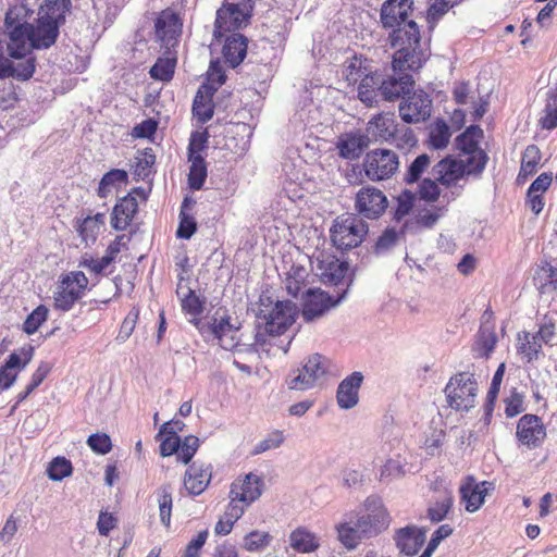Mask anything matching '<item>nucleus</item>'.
<instances>
[{
    "label": "nucleus",
    "mask_w": 557,
    "mask_h": 557,
    "mask_svg": "<svg viewBox=\"0 0 557 557\" xmlns=\"http://www.w3.org/2000/svg\"><path fill=\"white\" fill-rule=\"evenodd\" d=\"M67 8L64 1L46 0L38 9L37 18L29 24L30 42L34 50H47L52 47L65 23Z\"/></svg>",
    "instance_id": "nucleus-1"
},
{
    "label": "nucleus",
    "mask_w": 557,
    "mask_h": 557,
    "mask_svg": "<svg viewBox=\"0 0 557 557\" xmlns=\"http://www.w3.org/2000/svg\"><path fill=\"white\" fill-rule=\"evenodd\" d=\"M392 29L388 36L391 46L396 49L393 59L396 66H409L411 69H421L425 63L428 55L420 48V28L418 24L410 20Z\"/></svg>",
    "instance_id": "nucleus-2"
},
{
    "label": "nucleus",
    "mask_w": 557,
    "mask_h": 557,
    "mask_svg": "<svg viewBox=\"0 0 557 557\" xmlns=\"http://www.w3.org/2000/svg\"><path fill=\"white\" fill-rule=\"evenodd\" d=\"M368 233V224L358 215L348 213L337 216L330 228L331 240L339 250L358 247Z\"/></svg>",
    "instance_id": "nucleus-3"
},
{
    "label": "nucleus",
    "mask_w": 557,
    "mask_h": 557,
    "mask_svg": "<svg viewBox=\"0 0 557 557\" xmlns=\"http://www.w3.org/2000/svg\"><path fill=\"white\" fill-rule=\"evenodd\" d=\"M444 392L451 409L468 412L476 403L478 382L473 373L459 372L449 379Z\"/></svg>",
    "instance_id": "nucleus-4"
},
{
    "label": "nucleus",
    "mask_w": 557,
    "mask_h": 557,
    "mask_svg": "<svg viewBox=\"0 0 557 557\" xmlns=\"http://www.w3.org/2000/svg\"><path fill=\"white\" fill-rule=\"evenodd\" d=\"M88 278L82 271H72L62 275L53 293L54 309L67 312L79 301L87 289Z\"/></svg>",
    "instance_id": "nucleus-5"
},
{
    "label": "nucleus",
    "mask_w": 557,
    "mask_h": 557,
    "mask_svg": "<svg viewBox=\"0 0 557 557\" xmlns=\"http://www.w3.org/2000/svg\"><path fill=\"white\" fill-rule=\"evenodd\" d=\"M392 70V74L385 76L380 74L381 99L388 102L403 99L413 89L414 81L411 73L417 72L419 69H411L406 65L398 69L395 60L393 59Z\"/></svg>",
    "instance_id": "nucleus-6"
},
{
    "label": "nucleus",
    "mask_w": 557,
    "mask_h": 557,
    "mask_svg": "<svg viewBox=\"0 0 557 557\" xmlns=\"http://www.w3.org/2000/svg\"><path fill=\"white\" fill-rule=\"evenodd\" d=\"M329 368V359L320 354L310 356L305 364L289 374L287 385L290 389L306 391L322 382Z\"/></svg>",
    "instance_id": "nucleus-7"
},
{
    "label": "nucleus",
    "mask_w": 557,
    "mask_h": 557,
    "mask_svg": "<svg viewBox=\"0 0 557 557\" xmlns=\"http://www.w3.org/2000/svg\"><path fill=\"white\" fill-rule=\"evenodd\" d=\"M399 166L398 156L389 149H375L367 153L363 168L371 181L387 180L395 174Z\"/></svg>",
    "instance_id": "nucleus-8"
},
{
    "label": "nucleus",
    "mask_w": 557,
    "mask_h": 557,
    "mask_svg": "<svg viewBox=\"0 0 557 557\" xmlns=\"http://www.w3.org/2000/svg\"><path fill=\"white\" fill-rule=\"evenodd\" d=\"M398 112L405 123L423 122L431 116L432 99L423 89H412L401 99Z\"/></svg>",
    "instance_id": "nucleus-9"
},
{
    "label": "nucleus",
    "mask_w": 557,
    "mask_h": 557,
    "mask_svg": "<svg viewBox=\"0 0 557 557\" xmlns=\"http://www.w3.org/2000/svg\"><path fill=\"white\" fill-rule=\"evenodd\" d=\"M260 314L265 321V332L270 335H281L294 324L298 309L290 300H277L269 312L261 309Z\"/></svg>",
    "instance_id": "nucleus-10"
},
{
    "label": "nucleus",
    "mask_w": 557,
    "mask_h": 557,
    "mask_svg": "<svg viewBox=\"0 0 557 557\" xmlns=\"http://www.w3.org/2000/svg\"><path fill=\"white\" fill-rule=\"evenodd\" d=\"M344 290L336 297L329 295L321 289L309 288L305 293V300L302 305V318L306 322H312L322 317L331 308L337 306L345 297Z\"/></svg>",
    "instance_id": "nucleus-11"
},
{
    "label": "nucleus",
    "mask_w": 557,
    "mask_h": 557,
    "mask_svg": "<svg viewBox=\"0 0 557 557\" xmlns=\"http://www.w3.org/2000/svg\"><path fill=\"white\" fill-rule=\"evenodd\" d=\"M387 206L386 196L375 187H363L356 195L355 208L361 218L379 219Z\"/></svg>",
    "instance_id": "nucleus-12"
},
{
    "label": "nucleus",
    "mask_w": 557,
    "mask_h": 557,
    "mask_svg": "<svg viewBox=\"0 0 557 557\" xmlns=\"http://www.w3.org/2000/svg\"><path fill=\"white\" fill-rule=\"evenodd\" d=\"M366 507L369 512L361 515L355 523L364 540L377 535L388 524L387 513L379 500L368 498Z\"/></svg>",
    "instance_id": "nucleus-13"
},
{
    "label": "nucleus",
    "mask_w": 557,
    "mask_h": 557,
    "mask_svg": "<svg viewBox=\"0 0 557 557\" xmlns=\"http://www.w3.org/2000/svg\"><path fill=\"white\" fill-rule=\"evenodd\" d=\"M29 25L2 29L3 39H1L8 57L22 60L32 53L33 44L30 42Z\"/></svg>",
    "instance_id": "nucleus-14"
},
{
    "label": "nucleus",
    "mask_w": 557,
    "mask_h": 557,
    "mask_svg": "<svg viewBox=\"0 0 557 557\" xmlns=\"http://www.w3.org/2000/svg\"><path fill=\"white\" fill-rule=\"evenodd\" d=\"M156 36L165 49L175 47L182 33V23L177 14L163 11L157 18Z\"/></svg>",
    "instance_id": "nucleus-15"
},
{
    "label": "nucleus",
    "mask_w": 557,
    "mask_h": 557,
    "mask_svg": "<svg viewBox=\"0 0 557 557\" xmlns=\"http://www.w3.org/2000/svg\"><path fill=\"white\" fill-rule=\"evenodd\" d=\"M246 14L238 4L228 3L216 11L213 35L215 39L225 36L226 32L238 29L244 22L248 20Z\"/></svg>",
    "instance_id": "nucleus-16"
},
{
    "label": "nucleus",
    "mask_w": 557,
    "mask_h": 557,
    "mask_svg": "<svg viewBox=\"0 0 557 557\" xmlns=\"http://www.w3.org/2000/svg\"><path fill=\"white\" fill-rule=\"evenodd\" d=\"M516 435L522 445L535 448L545 438L546 431L540 417L524 414L518 421Z\"/></svg>",
    "instance_id": "nucleus-17"
},
{
    "label": "nucleus",
    "mask_w": 557,
    "mask_h": 557,
    "mask_svg": "<svg viewBox=\"0 0 557 557\" xmlns=\"http://www.w3.org/2000/svg\"><path fill=\"white\" fill-rule=\"evenodd\" d=\"M370 145V138L360 129L342 134L336 141L338 156L345 160L359 159Z\"/></svg>",
    "instance_id": "nucleus-18"
},
{
    "label": "nucleus",
    "mask_w": 557,
    "mask_h": 557,
    "mask_svg": "<svg viewBox=\"0 0 557 557\" xmlns=\"http://www.w3.org/2000/svg\"><path fill=\"white\" fill-rule=\"evenodd\" d=\"M412 8L413 0H385L380 11L382 26L389 28L409 22Z\"/></svg>",
    "instance_id": "nucleus-19"
},
{
    "label": "nucleus",
    "mask_w": 557,
    "mask_h": 557,
    "mask_svg": "<svg viewBox=\"0 0 557 557\" xmlns=\"http://www.w3.org/2000/svg\"><path fill=\"white\" fill-rule=\"evenodd\" d=\"M212 476L210 463L195 461L184 475V485L189 495L198 496L208 487Z\"/></svg>",
    "instance_id": "nucleus-20"
},
{
    "label": "nucleus",
    "mask_w": 557,
    "mask_h": 557,
    "mask_svg": "<svg viewBox=\"0 0 557 557\" xmlns=\"http://www.w3.org/2000/svg\"><path fill=\"white\" fill-rule=\"evenodd\" d=\"M262 479L253 473H248L244 479L235 480L231 485V495L239 498L245 506H249L258 499L262 493Z\"/></svg>",
    "instance_id": "nucleus-21"
},
{
    "label": "nucleus",
    "mask_w": 557,
    "mask_h": 557,
    "mask_svg": "<svg viewBox=\"0 0 557 557\" xmlns=\"http://www.w3.org/2000/svg\"><path fill=\"white\" fill-rule=\"evenodd\" d=\"M363 375L361 372H352L346 376L338 385L336 400L342 409H350L359 401V388L362 384Z\"/></svg>",
    "instance_id": "nucleus-22"
},
{
    "label": "nucleus",
    "mask_w": 557,
    "mask_h": 557,
    "mask_svg": "<svg viewBox=\"0 0 557 557\" xmlns=\"http://www.w3.org/2000/svg\"><path fill=\"white\" fill-rule=\"evenodd\" d=\"M317 271L324 284L337 286L346 276L348 267L334 256L325 255L318 259Z\"/></svg>",
    "instance_id": "nucleus-23"
},
{
    "label": "nucleus",
    "mask_w": 557,
    "mask_h": 557,
    "mask_svg": "<svg viewBox=\"0 0 557 557\" xmlns=\"http://www.w3.org/2000/svg\"><path fill=\"white\" fill-rule=\"evenodd\" d=\"M398 124L393 113H379L369 120L366 127V135L375 140L389 143L395 136Z\"/></svg>",
    "instance_id": "nucleus-24"
},
{
    "label": "nucleus",
    "mask_w": 557,
    "mask_h": 557,
    "mask_svg": "<svg viewBox=\"0 0 557 557\" xmlns=\"http://www.w3.org/2000/svg\"><path fill=\"white\" fill-rule=\"evenodd\" d=\"M434 178L442 185L450 186L466 176L465 164L450 157L438 161L432 170Z\"/></svg>",
    "instance_id": "nucleus-25"
},
{
    "label": "nucleus",
    "mask_w": 557,
    "mask_h": 557,
    "mask_svg": "<svg viewBox=\"0 0 557 557\" xmlns=\"http://www.w3.org/2000/svg\"><path fill=\"white\" fill-rule=\"evenodd\" d=\"M487 482L478 483L472 476H468L460 486V498L465 503V508L469 512L476 511L484 503L487 494Z\"/></svg>",
    "instance_id": "nucleus-26"
},
{
    "label": "nucleus",
    "mask_w": 557,
    "mask_h": 557,
    "mask_svg": "<svg viewBox=\"0 0 557 557\" xmlns=\"http://www.w3.org/2000/svg\"><path fill=\"white\" fill-rule=\"evenodd\" d=\"M424 529L406 527L400 529L396 535V545L406 556H414L423 546L426 534Z\"/></svg>",
    "instance_id": "nucleus-27"
},
{
    "label": "nucleus",
    "mask_w": 557,
    "mask_h": 557,
    "mask_svg": "<svg viewBox=\"0 0 557 557\" xmlns=\"http://www.w3.org/2000/svg\"><path fill=\"white\" fill-rule=\"evenodd\" d=\"M138 210V203L131 194L121 198L112 210L111 225L116 231H124L131 224L135 213Z\"/></svg>",
    "instance_id": "nucleus-28"
},
{
    "label": "nucleus",
    "mask_w": 557,
    "mask_h": 557,
    "mask_svg": "<svg viewBox=\"0 0 557 557\" xmlns=\"http://www.w3.org/2000/svg\"><path fill=\"white\" fill-rule=\"evenodd\" d=\"M214 89L209 85H202L198 89L194 102L193 114L201 124L207 123L212 119L214 113V106L212 102Z\"/></svg>",
    "instance_id": "nucleus-29"
},
{
    "label": "nucleus",
    "mask_w": 557,
    "mask_h": 557,
    "mask_svg": "<svg viewBox=\"0 0 557 557\" xmlns=\"http://www.w3.org/2000/svg\"><path fill=\"white\" fill-rule=\"evenodd\" d=\"M247 53V39L238 33L227 36L223 45L222 54L225 62L232 66H238Z\"/></svg>",
    "instance_id": "nucleus-30"
},
{
    "label": "nucleus",
    "mask_w": 557,
    "mask_h": 557,
    "mask_svg": "<svg viewBox=\"0 0 557 557\" xmlns=\"http://www.w3.org/2000/svg\"><path fill=\"white\" fill-rule=\"evenodd\" d=\"M358 99L368 108L377 107L380 102V74L371 73L362 77L357 88Z\"/></svg>",
    "instance_id": "nucleus-31"
},
{
    "label": "nucleus",
    "mask_w": 557,
    "mask_h": 557,
    "mask_svg": "<svg viewBox=\"0 0 557 557\" xmlns=\"http://www.w3.org/2000/svg\"><path fill=\"white\" fill-rule=\"evenodd\" d=\"M454 505L453 492L448 488L437 491L433 502L428 508L426 517L433 522L437 523L443 521Z\"/></svg>",
    "instance_id": "nucleus-32"
},
{
    "label": "nucleus",
    "mask_w": 557,
    "mask_h": 557,
    "mask_svg": "<svg viewBox=\"0 0 557 557\" xmlns=\"http://www.w3.org/2000/svg\"><path fill=\"white\" fill-rule=\"evenodd\" d=\"M289 546L299 554H310L320 547L319 537L305 527H298L289 534Z\"/></svg>",
    "instance_id": "nucleus-33"
},
{
    "label": "nucleus",
    "mask_w": 557,
    "mask_h": 557,
    "mask_svg": "<svg viewBox=\"0 0 557 557\" xmlns=\"http://www.w3.org/2000/svg\"><path fill=\"white\" fill-rule=\"evenodd\" d=\"M497 343V335L493 326L488 324H482L475 342L472 346V351L476 358H488L495 349Z\"/></svg>",
    "instance_id": "nucleus-34"
},
{
    "label": "nucleus",
    "mask_w": 557,
    "mask_h": 557,
    "mask_svg": "<svg viewBox=\"0 0 557 557\" xmlns=\"http://www.w3.org/2000/svg\"><path fill=\"white\" fill-rule=\"evenodd\" d=\"M483 136V131L479 125H470L463 133L458 135L455 140L456 148L461 154L472 152L481 149L479 140Z\"/></svg>",
    "instance_id": "nucleus-35"
},
{
    "label": "nucleus",
    "mask_w": 557,
    "mask_h": 557,
    "mask_svg": "<svg viewBox=\"0 0 557 557\" xmlns=\"http://www.w3.org/2000/svg\"><path fill=\"white\" fill-rule=\"evenodd\" d=\"M128 180V174L125 170L121 169H112L107 172L102 178L100 180L98 186V196L100 198H107L114 188L121 187L123 184H126Z\"/></svg>",
    "instance_id": "nucleus-36"
},
{
    "label": "nucleus",
    "mask_w": 557,
    "mask_h": 557,
    "mask_svg": "<svg viewBox=\"0 0 557 557\" xmlns=\"http://www.w3.org/2000/svg\"><path fill=\"white\" fill-rule=\"evenodd\" d=\"M367 60H363L360 57L354 55L348 59L343 66V77L347 82L348 85H355L366 77V75L371 74L368 67L364 65Z\"/></svg>",
    "instance_id": "nucleus-37"
},
{
    "label": "nucleus",
    "mask_w": 557,
    "mask_h": 557,
    "mask_svg": "<svg viewBox=\"0 0 557 557\" xmlns=\"http://www.w3.org/2000/svg\"><path fill=\"white\" fill-rule=\"evenodd\" d=\"M33 13L24 3H15L11 5L5 12L3 29L13 28L14 26L23 27L30 23L28 22Z\"/></svg>",
    "instance_id": "nucleus-38"
},
{
    "label": "nucleus",
    "mask_w": 557,
    "mask_h": 557,
    "mask_svg": "<svg viewBox=\"0 0 557 557\" xmlns=\"http://www.w3.org/2000/svg\"><path fill=\"white\" fill-rule=\"evenodd\" d=\"M20 355L12 352L9 355L4 364L0 367V389H9L17 379Z\"/></svg>",
    "instance_id": "nucleus-39"
},
{
    "label": "nucleus",
    "mask_w": 557,
    "mask_h": 557,
    "mask_svg": "<svg viewBox=\"0 0 557 557\" xmlns=\"http://www.w3.org/2000/svg\"><path fill=\"white\" fill-rule=\"evenodd\" d=\"M541 349L542 343L536 339V336H531L527 332L518 335L517 350L520 355L523 356L527 362H532L533 360L537 359Z\"/></svg>",
    "instance_id": "nucleus-40"
},
{
    "label": "nucleus",
    "mask_w": 557,
    "mask_h": 557,
    "mask_svg": "<svg viewBox=\"0 0 557 557\" xmlns=\"http://www.w3.org/2000/svg\"><path fill=\"white\" fill-rule=\"evenodd\" d=\"M466 158L459 160L465 164L466 175L481 176L488 161V156L483 149L474 150L473 153L469 152L463 154Z\"/></svg>",
    "instance_id": "nucleus-41"
},
{
    "label": "nucleus",
    "mask_w": 557,
    "mask_h": 557,
    "mask_svg": "<svg viewBox=\"0 0 557 557\" xmlns=\"http://www.w3.org/2000/svg\"><path fill=\"white\" fill-rule=\"evenodd\" d=\"M450 136L448 124L444 120L437 119L430 127V146L434 149H443L448 145Z\"/></svg>",
    "instance_id": "nucleus-42"
},
{
    "label": "nucleus",
    "mask_w": 557,
    "mask_h": 557,
    "mask_svg": "<svg viewBox=\"0 0 557 557\" xmlns=\"http://www.w3.org/2000/svg\"><path fill=\"white\" fill-rule=\"evenodd\" d=\"M205 301L196 295L195 290L188 289L187 294H185L181 299L182 310L191 317H194L193 322L199 327V330L205 333L206 330L203 326H199L200 321L196 318L200 315L203 311Z\"/></svg>",
    "instance_id": "nucleus-43"
},
{
    "label": "nucleus",
    "mask_w": 557,
    "mask_h": 557,
    "mask_svg": "<svg viewBox=\"0 0 557 557\" xmlns=\"http://www.w3.org/2000/svg\"><path fill=\"white\" fill-rule=\"evenodd\" d=\"M158 496V505L160 511V521L161 523L169 528L171 524V513H172V487L169 484H164L157 490Z\"/></svg>",
    "instance_id": "nucleus-44"
},
{
    "label": "nucleus",
    "mask_w": 557,
    "mask_h": 557,
    "mask_svg": "<svg viewBox=\"0 0 557 557\" xmlns=\"http://www.w3.org/2000/svg\"><path fill=\"white\" fill-rule=\"evenodd\" d=\"M337 539L341 544L348 550L355 549L359 543L364 540L356 525L342 522L336 525Z\"/></svg>",
    "instance_id": "nucleus-45"
},
{
    "label": "nucleus",
    "mask_w": 557,
    "mask_h": 557,
    "mask_svg": "<svg viewBox=\"0 0 557 557\" xmlns=\"http://www.w3.org/2000/svg\"><path fill=\"white\" fill-rule=\"evenodd\" d=\"M189 161L191 165L188 173V184L191 189L199 190L202 188L207 177L206 161L202 156L194 157V159H189Z\"/></svg>",
    "instance_id": "nucleus-46"
},
{
    "label": "nucleus",
    "mask_w": 557,
    "mask_h": 557,
    "mask_svg": "<svg viewBox=\"0 0 557 557\" xmlns=\"http://www.w3.org/2000/svg\"><path fill=\"white\" fill-rule=\"evenodd\" d=\"M540 161L541 151L539 147L535 145H529L522 156L519 177L534 174Z\"/></svg>",
    "instance_id": "nucleus-47"
},
{
    "label": "nucleus",
    "mask_w": 557,
    "mask_h": 557,
    "mask_svg": "<svg viewBox=\"0 0 557 557\" xmlns=\"http://www.w3.org/2000/svg\"><path fill=\"white\" fill-rule=\"evenodd\" d=\"M409 228V223L406 222L399 232L394 227L386 228L375 243L374 250L376 253H384L394 247L400 235H404L406 230Z\"/></svg>",
    "instance_id": "nucleus-48"
},
{
    "label": "nucleus",
    "mask_w": 557,
    "mask_h": 557,
    "mask_svg": "<svg viewBox=\"0 0 557 557\" xmlns=\"http://www.w3.org/2000/svg\"><path fill=\"white\" fill-rule=\"evenodd\" d=\"M175 70V60L174 59H162L159 58L156 63L150 67L149 75L151 78L169 82L172 79Z\"/></svg>",
    "instance_id": "nucleus-49"
},
{
    "label": "nucleus",
    "mask_w": 557,
    "mask_h": 557,
    "mask_svg": "<svg viewBox=\"0 0 557 557\" xmlns=\"http://www.w3.org/2000/svg\"><path fill=\"white\" fill-rule=\"evenodd\" d=\"M48 313L49 309L45 305H39L25 319L23 331L28 335L36 333L42 323L47 321Z\"/></svg>",
    "instance_id": "nucleus-50"
},
{
    "label": "nucleus",
    "mask_w": 557,
    "mask_h": 557,
    "mask_svg": "<svg viewBox=\"0 0 557 557\" xmlns=\"http://www.w3.org/2000/svg\"><path fill=\"white\" fill-rule=\"evenodd\" d=\"M413 202L414 195L409 190H404L396 198V207L393 209V220L399 222L407 216L413 208Z\"/></svg>",
    "instance_id": "nucleus-51"
},
{
    "label": "nucleus",
    "mask_w": 557,
    "mask_h": 557,
    "mask_svg": "<svg viewBox=\"0 0 557 557\" xmlns=\"http://www.w3.org/2000/svg\"><path fill=\"white\" fill-rule=\"evenodd\" d=\"M72 463L65 459L64 457H55L47 469L48 476L52 481H61L64 478L71 475L72 473Z\"/></svg>",
    "instance_id": "nucleus-52"
},
{
    "label": "nucleus",
    "mask_w": 557,
    "mask_h": 557,
    "mask_svg": "<svg viewBox=\"0 0 557 557\" xmlns=\"http://www.w3.org/2000/svg\"><path fill=\"white\" fill-rule=\"evenodd\" d=\"M391 144L395 145L396 148L407 151L414 147L418 143L413 131L410 127H398L393 136Z\"/></svg>",
    "instance_id": "nucleus-53"
},
{
    "label": "nucleus",
    "mask_w": 557,
    "mask_h": 557,
    "mask_svg": "<svg viewBox=\"0 0 557 557\" xmlns=\"http://www.w3.org/2000/svg\"><path fill=\"white\" fill-rule=\"evenodd\" d=\"M199 447V438L194 435L185 436L182 441L180 438V449L177 451V459L183 463L188 465L195 456Z\"/></svg>",
    "instance_id": "nucleus-54"
},
{
    "label": "nucleus",
    "mask_w": 557,
    "mask_h": 557,
    "mask_svg": "<svg viewBox=\"0 0 557 557\" xmlns=\"http://www.w3.org/2000/svg\"><path fill=\"white\" fill-rule=\"evenodd\" d=\"M541 126L545 129L557 127V92L548 95L545 106V115L540 120Z\"/></svg>",
    "instance_id": "nucleus-55"
},
{
    "label": "nucleus",
    "mask_w": 557,
    "mask_h": 557,
    "mask_svg": "<svg viewBox=\"0 0 557 557\" xmlns=\"http://www.w3.org/2000/svg\"><path fill=\"white\" fill-rule=\"evenodd\" d=\"M451 7L453 5L449 1L446 0H434L430 4L426 13V21L431 30L434 29L440 18H442V16L445 15Z\"/></svg>",
    "instance_id": "nucleus-56"
},
{
    "label": "nucleus",
    "mask_w": 557,
    "mask_h": 557,
    "mask_svg": "<svg viewBox=\"0 0 557 557\" xmlns=\"http://www.w3.org/2000/svg\"><path fill=\"white\" fill-rule=\"evenodd\" d=\"M430 164V157L425 153L418 156L409 165L408 171L405 175V181L408 184L418 182Z\"/></svg>",
    "instance_id": "nucleus-57"
},
{
    "label": "nucleus",
    "mask_w": 557,
    "mask_h": 557,
    "mask_svg": "<svg viewBox=\"0 0 557 557\" xmlns=\"http://www.w3.org/2000/svg\"><path fill=\"white\" fill-rule=\"evenodd\" d=\"M284 440L285 437L282 431H274L255 445L252 455H259L267 450L277 448L283 444Z\"/></svg>",
    "instance_id": "nucleus-58"
},
{
    "label": "nucleus",
    "mask_w": 557,
    "mask_h": 557,
    "mask_svg": "<svg viewBox=\"0 0 557 557\" xmlns=\"http://www.w3.org/2000/svg\"><path fill=\"white\" fill-rule=\"evenodd\" d=\"M77 233L86 245L94 244L100 232V227L88 216L77 223Z\"/></svg>",
    "instance_id": "nucleus-59"
},
{
    "label": "nucleus",
    "mask_w": 557,
    "mask_h": 557,
    "mask_svg": "<svg viewBox=\"0 0 557 557\" xmlns=\"http://www.w3.org/2000/svg\"><path fill=\"white\" fill-rule=\"evenodd\" d=\"M36 69V59L35 57H28L23 62H18L17 64L13 63V72L11 77L17 81H28L35 72Z\"/></svg>",
    "instance_id": "nucleus-60"
},
{
    "label": "nucleus",
    "mask_w": 557,
    "mask_h": 557,
    "mask_svg": "<svg viewBox=\"0 0 557 557\" xmlns=\"http://www.w3.org/2000/svg\"><path fill=\"white\" fill-rule=\"evenodd\" d=\"M87 444L98 455H106L112 449V442L106 433H95L89 435Z\"/></svg>",
    "instance_id": "nucleus-61"
},
{
    "label": "nucleus",
    "mask_w": 557,
    "mask_h": 557,
    "mask_svg": "<svg viewBox=\"0 0 557 557\" xmlns=\"http://www.w3.org/2000/svg\"><path fill=\"white\" fill-rule=\"evenodd\" d=\"M270 540L269 533L252 531L244 537V547L248 552H257L265 547Z\"/></svg>",
    "instance_id": "nucleus-62"
},
{
    "label": "nucleus",
    "mask_w": 557,
    "mask_h": 557,
    "mask_svg": "<svg viewBox=\"0 0 557 557\" xmlns=\"http://www.w3.org/2000/svg\"><path fill=\"white\" fill-rule=\"evenodd\" d=\"M197 231V222L190 213L180 214V223L176 236L182 239H189Z\"/></svg>",
    "instance_id": "nucleus-63"
},
{
    "label": "nucleus",
    "mask_w": 557,
    "mask_h": 557,
    "mask_svg": "<svg viewBox=\"0 0 557 557\" xmlns=\"http://www.w3.org/2000/svg\"><path fill=\"white\" fill-rule=\"evenodd\" d=\"M233 329L234 326L230 323L228 317L221 318L220 320L213 319L212 323L207 325V330L216 339L224 335H232Z\"/></svg>",
    "instance_id": "nucleus-64"
}]
</instances>
